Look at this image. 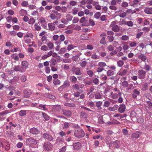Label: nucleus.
I'll return each instance as SVG.
<instances>
[{
    "mask_svg": "<svg viewBox=\"0 0 152 152\" xmlns=\"http://www.w3.org/2000/svg\"><path fill=\"white\" fill-rule=\"evenodd\" d=\"M64 105L69 107H75V104L73 103L65 102L64 103Z\"/></svg>",
    "mask_w": 152,
    "mask_h": 152,
    "instance_id": "obj_19",
    "label": "nucleus"
},
{
    "mask_svg": "<svg viewBox=\"0 0 152 152\" xmlns=\"http://www.w3.org/2000/svg\"><path fill=\"white\" fill-rule=\"evenodd\" d=\"M39 107L41 108H42V110L45 111H47L48 110V109L46 107V105L42 104L39 103Z\"/></svg>",
    "mask_w": 152,
    "mask_h": 152,
    "instance_id": "obj_32",
    "label": "nucleus"
},
{
    "mask_svg": "<svg viewBox=\"0 0 152 152\" xmlns=\"http://www.w3.org/2000/svg\"><path fill=\"white\" fill-rule=\"evenodd\" d=\"M81 146V143L80 142H77L74 144L73 148L75 150H78L80 148Z\"/></svg>",
    "mask_w": 152,
    "mask_h": 152,
    "instance_id": "obj_17",
    "label": "nucleus"
},
{
    "mask_svg": "<svg viewBox=\"0 0 152 152\" xmlns=\"http://www.w3.org/2000/svg\"><path fill=\"white\" fill-rule=\"evenodd\" d=\"M24 96L25 97H28L31 94V91L28 89H26L23 91Z\"/></svg>",
    "mask_w": 152,
    "mask_h": 152,
    "instance_id": "obj_9",
    "label": "nucleus"
},
{
    "mask_svg": "<svg viewBox=\"0 0 152 152\" xmlns=\"http://www.w3.org/2000/svg\"><path fill=\"white\" fill-rule=\"evenodd\" d=\"M118 106L117 105H115L113 107H109L108 110L111 111H114L116 110L118 108Z\"/></svg>",
    "mask_w": 152,
    "mask_h": 152,
    "instance_id": "obj_29",
    "label": "nucleus"
},
{
    "mask_svg": "<svg viewBox=\"0 0 152 152\" xmlns=\"http://www.w3.org/2000/svg\"><path fill=\"white\" fill-rule=\"evenodd\" d=\"M138 58L139 59H140L142 61H145L147 59V56L142 54L139 55L138 56Z\"/></svg>",
    "mask_w": 152,
    "mask_h": 152,
    "instance_id": "obj_14",
    "label": "nucleus"
},
{
    "mask_svg": "<svg viewBox=\"0 0 152 152\" xmlns=\"http://www.w3.org/2000/svg\"><path fill=\"white\" fill-rule=\"evenodd\" d=\"M117 64L118 66L121 67L123 65L124 62L122 60H120L117 62Z\"/></svg>",
    "mask_w": 152,
    "mask_h": 152,
    "instance_id": "obj_48",
    "label": "nucleus"
},
{
    "mask_svg": "<svg viewBox=\"0 0 152 152\" xmlns=\"http://www.w3.org/2000/svg\"><path fill=\"white\" fill-rule=\"evenodd\" d=\"M42 115L43 116V117L46 120L48 121L49 119V116H48L46 113H42Z\"/></svg>",
    "mask_w": 152,
    "mask_h": 152,
    "instance_id": "obj_46",
    "label": "nucleus"
},
{
    "mask_svg": "<svg viewBox=\"0 0 152 152\" xmlns=\"http://www.w3.org/2000/svg\"><path fill=\"white\" fill-rule=\"evenodd\" d=\"M140 1L138 0H134L133 1V3L132 5V6L133 7H136L138 4H139Z\"/></svg>",
    "mask_w": 152,
    "mask_h": 152,
    "instance_id": "obj_38",
    "label": "nucleus"
},
{
    "mask_svg": "<svg viewBox=\"0 0 152 152\" xmlns=\"http://www.w3.org/2000/svg\"><path fill=\"white\" fill-rule=\"evenodd\" d=\"M48 47L50 49H51L53 48L54 45L53 43L50 42L47 44Z\"/></svg>",
    "mask_w": 152,
    "mask_h": 152,
    "instance_id": "obj_54",
    "label": "nucleus"
},
{
    "mask_svg": "<svg viewBox=\"0 0 152 152\" xmlns=\"http://www.w3.org/2000/svg\"><path fill=\"white\" fill-rule=\"evenodd\" d=\"M115 21L112 22L110 25V26L112 27V30L113 31L117 32L120 30V27L118 25H115Z\"/></svg>",
    "mask_w": 152,
    "mask_h": 152,
    "instance_id": "obj_4",
    "label": "nucleus"
},
{
    "mask_svg": "<svg viewBox=\"0 0 152 152\" xmlns=\"http://www.w3.org/2000/svg\"><path fill=\"white\" fill-rule=\"evenodd\" d=\"M123 23L125 25H127L129 26L132 27L133 25V23L131 21H125Z\"/></svg>",
    "mask_w": 152,
    "mask_h": 152,
    "instance_id": "obj_26",
    "label": "nucleus"
},
{
    "mask_svg": "<svg viewBox=\"0 0 152 152\" xmlns=\"http://www.w3.org/2000/svg\"><path fill=\"white\" fill-rule=\"evenodd\" d=\"M143 69L147 71H149L151 69V67L149 65L145 63Z\"/></svg>",
    "mask_w": 152,
    "mask_h": 152,
    "instance_id": "obj_37",
    "label": "nucleus"
},
{
    "mask_svg": "<svg viewBox=\"0 0 152 152\" xmlns=\"http://www.w3.org/2000/svg\"><path fill=\"white\" fill-rule=\"evenodd\" d=\"M94 96L96 99H99L102 98V96L98 92L96 93L94 95Z\"/></svg>",
    "mask_w": 152,
    "mask_h": 152,
    "instance_id": "obj_49",
    "label": "nucleus"
},
{
    "mask_svg": "<svg viewBox=\"0 0 152 152\" xmlns=\"http://www.w3.org/2000/svg\"><path fill=\"white\" fill-rule=\"evenodd\" d=\"M50 17L53 20H54L56 18H57V16L54 13L51 14L50 15Z\"/></svg>",
    "mask_w": 152,
    "mask_h": 152,
    "instance_id": "obj_60",
    "label": "nucleus"
},
{
    "mask_svg": "<svg viewBox=\"0 0 152 152\" xmlns=\"http://www.w3.org/2000/svg\"><path fill=\"white\" fill-rule=\"evenodd\" d=\"M70 123H69L66 122H64V127H63V128H66V129L68 128L69 127V126L70 125Z\"/></svg>",
    "mask_w": 152,
    "mask_h": 152,
    "instance_id": "obj_58",
    "label": "nucleus"
},
{
    "mask_svg": "<svg viewBox=\"0 0 152 152\" xmlns=\"http://www.w3.org/2000/svg\"><path fill=\"white\" fill-rule=\"evenodd\" d=\"M73 72L75 74L77 75H80L82 74L80 71V69L78 67L75 68L73 70Z\"/></svg>",
    "mask_w": 152,
    "mask_h": 152,
    "instance_id": "obj_16",
    "label": "nucleus"
},
{
    "mask_svg": "<svg viewBox=\"0 0 152 152\" xmlns=\"http://www.w3.org/2000/svg\"><path fill=\"white\" fill-rule=\"evenodd\" d=\"M137 121L140 123H142L144 121L143 118L141 117H140L137 119Z\"/></svg>",
    "mask_w": 152,
    "mask_h": 152,
    "instance_id": "obj_53",
    "label": "nucleus"
},
{
    "mask_svg": "<svg viewBox=\"0 0 152 152\" xmlns=\"http://www.w3.org/2000/svg\"><path fill=\"white\" fill-rule=\"evenodd\" d=\"M41 40L43 42H45L47 41V38L46 36L44 35L42 37Z\"/></svg>",
    "mask_w": 152,
    "mask_h": 152,
    "instance_id": "obj_56",
    "label": "nucleus"
},
{
    "mask_svg": "<svg viewBox=\"0 0 152 152\" xmlns=\"http://www.w3.org/2000/svg\"><path fill=\"white\" fill-rule=\"evenodd\" d=\"M59 41L57 42L58 44L59 45L61 44V42H63L64 41L65 39V37L64 35H61L59 36Z\"/></svg>",
    "mask_w": 152,
    "mask_h": 152,
    "instance_id": "obj_30",
    "label": "nucleus"
},
{
    "mask_svg": "<svg viewBox=\"0 0 152 152\" xmlns=\"http://www.w3.org/2000/svg\"><path fill=\"white\" fill-rule=\"evenodd\" d=\"M101 15V13L99 12H96L94 15V17L96 19H99Z\"/></svg>",
    "mask_w": 152,
    "mask_h": 152,
    "instance_id": "obj_51",
    "label": "nucleus"
},
{
    "mask_svg": "<svg viewBox=\"0 0 152 152\" xmlns=\"http://www.w3.org/2000/svg\"><path fill=\"white\" fill-rule=\"evenodd\" d=\"M53 83L55 85H58L60 84L61 82L58 79H54L53 80Z\"/></svg>",
    "mask_w": 152,
    "mask_h": 152,
    "instance_id": "obj_47",
    "label": "nucleus"
},
{
    "mask_svg": "<svg viewBox=\"0 0 152 152\" xmlns=\"http://www.w3.org/2000/svg\"><path fill=\"white\" fill-rule=\"evenodd\" d=\"M40 22L41 26L44 28H46L47 27V22L44 18H41L40 19Z\"/></svg>",
    "mask_w": 152,
    "mask_h": 152,
    "instance_id": "obj_10",
    "label": "nucleus"
},
{
    "mask_svg": "<svg viewBox=\"0 0 152 152\" xmlns=\"http://www.w3.org/2000/svg\"><path fill=\"white\" fill-rule=\"evenodd\" d=\"M3 148H4L6 150H8L10 148V146L9 142L7 140H4Z\"/></svg>",
    "mask_w": 152,
    "mask_h": 152,
    "instance_id": "obj_8",
    "label": "nucleus"
},
{
    "mask_svg": "<svg viewBox=\"0 0 152 152\" xmlns=\"http://www.w3.org/2000/svg\"><path fill=\"white\" fill-rule=\"evenodd\" d=\"M138 77L139 79H143L145 77L146 72L143 69L139 70L138 71Z\"/></svg>",
    "mask_w": 152,
    "mask_h": 152,
    "instance_id": "obj_3",
    "label": "nucleus"
},
{
    "mask_svg": "<svg viewBox=\"0 0 152 152\" xmlns=\"http://www.w3.org/2000/svg\"><path fill=\"white\" fill-rule=\"evenodd\" d=\"M17 113L20 116H23L26 115V111L24 110H22L18 112Z\"/></svg>",
    "mask_w": 152,
    "mask_h": 152,
    "instance_id": "obj_22",
    "label": "nucleus"
},
{
    "mask_svg": "<svg viewBox=\"0 0 152 152\" xmlns=\"http://www.w3.org/2000/svg\"><path fill=\"white\" fill-rule=\"evenodd\" d=\"M129 37L126 35H124L122 36L121 38V40L123 41H127L129 39Z\"/></svg>",
    "mask_w": 152,
    "mask_h": 152,
    "instance_id": "obj_39",
    "label": "nucleus"
},
{
    "mask_svg": "<svg viewBox=\"0 0 152 152\" xmlns=\"http://www.w3.org/2000/svg\"><path fill=\"white\" fill-rule=\"evenodd\" d=\"M41 49L43 51H46L48 50V48L46 45H43L41 46Z\"/></svg>",
    "mask_w": 152,
    "mask_h": 152,
    "instance_id": "obj_57",
    "label": "nucleus"
},
{
    "mask_svg": "<svg viewBox=\"0 0 152 152\" xmlns=\"http://www.w3.org/2000/svg\"><path fill=\"white\" fill-rule=\"evenodd\" d=\"M126 114H124L122 115L119 113L116 114L115 115H114L113 116L114 117L118 118V120H120L124 118H126Z\"/></svg>",
    "mask_w": 152,
    "mask_h": 152,
    "instance_id": "obj_15",
    "label": "nucleus"
},
{
    "mask_svg": "<svg viewBox=\"0 0 152 152\" xmlns=\"http://www.w3.org/2000/svg\"><path fill=\"white\" fill-rule=\"evenodd\" d=\"M52 108L53 111H59L61 109V107L60 105H53Z\"/></svg>",
    "mask_w": 152,
    "mask_h": 152,
    "instance_id": "obj_13",
    "label": "nucleus"
},
{
    "mask_svg": "<svg viewBox=\"0 0 152 152\" xmlns=\"http://www.w3.org/2000/svg\"><path fill=\"white\" fill-rule=\"evenodd\" d=\"M148 84L146 83H144L142 86V90L143 91H146L148 90Z\"/></svg>",
    "mask_w": 152,
    "mask_h": 152,
    "instance_id": "obj_28",
    "label": "nucleus"
},
{
    "mask_svg": "<svg viewBox=\"0 0 152 152\" xmlns=\"http://www.w3.org/2000/svg\"><path fill=\"white\" fill-rule=\"evenodd\" d=\"M28 63L26 61H23L22 63V65L23 68L25 69H27L28 66Z\"/></svg>",
    "mask_w": 152,
    "mask_h": 152,
    "instance_id": "obj_33",
    "label": "nucleus"
},
{
    "mask_svg": "<svg viewBox=\"0 0 152 152\" xmlns=\"http://www.w3.org/2000/svg\"><path fill=\"white\" fill-rule=\"evenodd\" d=\"M120 142L118 140H116L113 143V146L116 148H119L120 147Z\"/></svg>",
    "mask_w": 152,
    "mask_h": 152,
    "instance_id": "obj_20",
    "label": "nucleus"
},
{
    "mask_svg": "<svg viewBox=\"0 0 152 152\" xmlns=\"http://www.w3.org/2000/svg\"><path fill=\"white\" fill-rule=\"evenodd\" d=\"M140 132H137L132 134V137L133 138L137 139L140 137Z\"/></svg>",
    "mask_w": 152,
    "mask_h": 152,
    "instance_id": "obj_25",
    "label": "nucleus"
},
{
    "mask_svg": "<svg viewBox=\"0 0 152 152\" xmlns=\"http://www.w3.org/2000/svg\"><path fill=\"white\" fill-rule=\"evenodd\" d=\"M54 13V14H55L57 16V18H61L62 15L61 14L58 13V12L56 11H55Z\"/></svg>",
    "mask_w": 152,
    "mask_h": 152,
    "instance_id": "obj_62",
    "label": "nucleus"
},
{
    "mask_svg": "<svg viewBox=\"0 0 152 152\" xmlns=\"http://www.w3.org/2000/svg\"><path fill=\"white\" fill-rule=\"evenodd\" d=\"M49 29L51 31H53L55 30L56 27L52 23H49L48 24Z\"/></svg>",
    "mask_w": 152,
    "mask_h": 152,
    "instance_id": "obj_21",
    "label": "nucleus"
},
{
    "mask_svg": "<svg viewBox=\"0 0 152 152\" xmlns=\"http://www.w3.org/2000/svg\"><path fill=\"white\" fill-rule=\"evenodd\" d=\"M113 91L116 92L118 94V96H121V93L120 91L118 90V89L116 88H115L113 90Z\"/></svg>",
    "mask_w": 152,
    "mask_h": 152,
    "instance_id": "obj_44",
    "label": "nucleus"
},
{
    "mask_svg": "<svg viewBox=\"0 0 152 152\" xmlns=\"http://www.w3.org/2000/svg\"><path fill=\"white\" fill-rule=\"evenodd\" d=\"M34 28L37 31H39L41 29V27L39 24L37 23L35 24L34 25Z\"/></svg>",
    "mask_w": 152,
    "mask_h": 152,
    "instance_id": "obj_36",
    "label": "nucleus"
},
{
    "mask_svg": "<svg viewBox=\"0 0 152 152\" xmlns=\"http://www.w3.org/2000/svg\"><path fill=\"white\" fill-rule=\"evenodd\" d=\"M29 132L30 133L35 135L39 133L38 130L37 128L34 127L31 128Z\"/></svg>",
    "mask_w": 152,
    "mask_h": 152,
    "instance_id": "obj_11",
    "label": "nucleus"
},
{
    "mask_svg": "<svg viewBox=\"0 0 152 152\" xmlns=\"http://www.w3.org/2000/svg\"><path fill=\"white\" fill-rule=\"evenodd\" d=\"M66 51V49L65 48H61L59 50L58 53L59 54H63L65 53Z\"/></svg>",
    "mask_w": 152,
    "mask_h": 152,
    "instance_id": "obj_43",
    "label": "nucleus"
},
{
    "mask_svg": "<svg viewBox=\"0 0 152 152\" xmlns=\"http://www.w3.org/2000/svg\"><path fill=\"white\" fill-rule=\"evenodd\" d=\"M114 74V72L111 70H109L107 72V75L108 76L113 75Z\"/></svg>",
    "mask_w": 152,
    "mask_h": 152,
    "instance_id": "obj_35",
    "label": "nucleus"
},
{
    "mask_svg": "<svg viewBox=\"0 0 152 152\" xmlns=\"http://www.w3.org/2000/svg\"><path fill=\"white\" fill-rule=\"evenodd\" d=\"M122 85L124 87H127L129 86L128 82L126 81H124L121 83Z\"/></svg>",
    "mask_w": 152,
    "mask_h": 152,
    "instance_id": "obj_52",
    "label": "nucleus"
},
{
    "mask_svg": "<svg viewBox=\"0 0 152 152\" xmlns=\"http://www.w3.org/2000/svg\"><path fill=\"white\" fill-rule=\"evenodd\" d=\"M127 15V14L126 12H123L122 13H121L119 15V16L122 18H124L125 17H126Z\"/></svg>",
    "mask_w": 152,
    "mask_h": 152,
    "instance_id": "obj_63",
    "label": "nucleus"
},
{
    "mask_svg": "<svg viewBox=\"0 0 152 152\" xmlns=\"http://www.w3.org/2000/svg\"><path fill=\"white\" fill-rule=\"evenodd\" d=\"M24 37L25 38L29 37L32 38L33 37V35L32 33H28L27 34H26V35H24Z\"/></svg>",
    "mask_w": 152,
    "mask_h": 152,
    "instance_id": "obj_59",
    "label": "nucleus"
},
{
    "mask_svg": "<svg viewBox=\"0 0 152 152\" xmlns=\"http://www.w3.org/2000/svg\"><path fill=\"white\" fill-rule=\"evenodd\" d=\"M61 113L63 115L67 116H70L72 114V113L70 110L65 109L62 110Z\"/></svg>",
    "mask_w": 152,
    "mask_h": 152,
    "instance_id": "obj_7",
    "label": "nucleus"
},
{
    "mask_svg": "<svg viewBox=\"0 0 152 152\" xmlns=\"http://www.w3.org/2000/svg\"><path fill=\"white\" fill-rule=\"evenodd\" d=\"M50 67L54 66L56 65L57 64V61L54 58L52 59L50 61Z\"/></svg>",
    "mask_w": 152,
    "mask_h": 152,
    "instance_id": "obj_24",
    "label": "nucleus"
},
{
    "mask_svg": "<svg viewBox=\"0 0 152 152\" xmlns=\"http://www.w3.org/2000/svg\"><path fill=\"white\" fill-rule=\"evenodd\" d=\"M71 78L72 82L74 83H75L77 81L76 77L74 76H72Z\"/></svg>",
    "mask_w": 152,
    "mask_h": 152,
    "instance_id": "obj_55",
    "label": "nucleus"
},
{
    "mask_svg": "<svg viewBox=\"0 0 152 152\" xmlns=\"http://www.w3.org/2000/svg\"><path fill=\"white\" fill-rule=\"evenodd\" d=\"M100 43L102 45H105L106 44L105 38L104 37H102L100 41Z\"/></svg>",
    "mask_w": 152,
    "mask_h": 152,
    "instance_id": "obj_64",
    "label": "nucleus"
},
{
    "mask_svg": "<svg viewBox=\"0 0 152 152\" xmlns=\"http://www.w3.org/2000/svg\"><path fill=\"white\" fill-rule=\"evenodd\" d=\"M118 94H117L115 93H113V92H111L110 93V97L113 99H116L118 97Z\"/></svg>",
    "mask_w": 152,
    "mask_h": 152,
    "instance_id": "obj_27",
    "label": "nucleus"
},
{
    "mask_svg": "<svg viewBox=\"0 0 152 152\" xmlns=\"http://www.w3.org/2000/svg\"><path fill=\"white\" fill-rule=\"evenodd\" d=\"M127 72V70L126 69H124L122 71H121L118 72V75L121 76L125 75Z\"/></svg>",
    "mask_w": 152,
    "mask_h": 152,
    "instance_id": "obj_31",
    "label": "nucleus"
},
{
    "mask_svg": "<svg viewBox=\"0 0 152 152\" xmlns=\"http://www.w3.org/2000/svg\"><path fill=\"white\" fill-rule=\"evenodd\" d=\"M25 42L27 44H30L31 42V39L29 38H25Z\"/></svg>",
    "mask_w": 152,
    "mask_h": 152,
    "instance_id": "obj_61",
    "label": "nucleus"
},
{
    "mask_svg": "<svg viewBox=\"0 0 152 152\" xmlns=\"http://www.w3.org/2000/svg\"><path fill=\"white\" fill-rule=\"evenodd\" d=\"M126 107L125 105L122 104H120L118 108L119 112L121 113H124L125 111Z\"/></svg>",
    "mask_w": 152,
    "mask_h": 152,
    "instance_id": "obj_6",
    "label": "nucleus"
},
{
    "mask_svg": "<svg viewBox=\"0 0 152 152\" xmlns=\"http://www.w3.org/2000/svg\"><path fill=\"white\" fill-rule=\"evenodd\" d=\"M98 66L102 68L107 66L106 64L104 62H100L98 63Z\"/></svg>",
    "mask_w": 152,
    "mask_h": 152,
    "instance_id": "obj_40",
    "label": "nucleus"
},
{
    "mask_svg": "<svg viewBox=\"0 0 152 152\" xmlns=\"http://www.w3.org/2000/svg\"><path fill=\"white\" fill-rule=\"evenodd\" d=\"M31 144L33 145H36L38 142L37 140L36 139H34L32 138H30L28 139L27 140Z\"/></svg>",
    "mask_w": 152,
    "mask_h": 152,
    "instance_id": "obj_12",
    "label": "nucleus"
},
{
    "mask_svg": "<svg viewBox=\"0 0 152 152\" xmlns=\"http://www.w3.org/2000/svg\"><path fill=\"white\" fill-rule=\"evenodd\" d=\"M11 57L15 61H18L19 59V58L16 54H12L11 56Z\"/></svg>",
    "mask_w": 152,
    "mask_h": 152,
    "instance_id": "obj_41",
    "label": "nucleus"
},
{
    "mask_svg": "<svg viewBox=\"0 0 152 152\" xmlns=\"http://www.w3.org/2000/svg\"><path fill=\"white\" fill-rule=\"evenodd\" d=\"M66 17L67 20L68 22H69L72 20L73 18V16L70 14H68L66 15Z\"/></svg>",
    "mask_w": 152,
    "mask_h": 152,
    "instance_id": "obj_34",
    "label": "nucleus"
},
{
    "mask_svg": "<svg viewBox=\"0 0 152 152\" xmlns=\"http://www.w3.org/2000/svg\"><path fill=\"white\" fill-rule=\"evenodd\" d=\"M62 85L65 88L66 87H68L69 86L70 83L68 80H65Z\"/></svg>",
    "mask_w": 152,
    "mask_h": 152,
    "instance_id": "obj_42",
    "label": "nucleus"
},
{
    "mask_svg": "<svg viewBox=\"0 0 152 152\" xmlns=\"http://www.w3.org/2000/svg\"><path fill=\"white\" fill-rule=\"evenodd\" d=\"M43 137L44 139L50 141H52L54 139L53 137L47 133H44Z\"/></svg>",
    "mask_w": 152,
    "mask_h": 152,
    "instance_id": "obj_5",
    "label": "nucleus"
},
{
    "mask_svg": "<svg viewBox=\"0 0 152 152\" xmlns=\"http://www.w3.org/2000/svg\"><path fill=\"white\" fill-rule=\"evenodd\" d=\"M74 135L76 137L80 139L84 136L85 133L83 129H79L75 130Z\"/></svg>",
    "mask_w": 152,
    "mask_h": 152,
    "instance_id": "obj_1",
    "label": "nucleus"
},
{
    "mask_svg": "<svg viewBox=\"0 0 152 152\" xmlns=\"http://www.w3.org/2000/svg\"><path fill=\"white\" fill-rule=\"evenodd\" d=\"M42 147L44 150L49 151L51 150L53 145L50 142H44Z\"/></svg>",
    "mask_w": 152,
    "mask_h": 152,
    "instance_id": "obj_2",
    "label": "nucleus"
},
{
    "mask_svg": "<svg viewBox=\"0 0 152 152\" xmlns=\"http://www.w3.org/2000/svg\"><path fill=\"white\" fill-rule=\"evenodd\" d=\"M144 12L147 14H152V8L146 7L144 9Z\"/></svg>",
    "mask_w": 152,
    "mask_h": 152,
    "instance_id": "obj_18",
    "label": "nucleus"
},
{
    "mask_svg": "<svg viewBox=\"0 0 152 152\" xmlns=\"http://www.w3.org/2000/svg\"><path fill=\"white\" fill-rule=\"evenodd\" d=\"M129 45L131 47H135L137 45V43L135 42H130Z\"/></svg>",
    "mask_w": 152,
    "mask_h": 152,
    "instance_id": "obj_50",
    "label": "nucleus"
},
{
    "mask_svg": "<svg viewBox=\"0 0 152 152\" xmlns=\"http://www.w3.org/2000/svg\"><path fill=\"white\" fill-rule=\"evenodd\" d=\"M8 89L10 91L8 94V95H12L13 94V91H14L15 90L14 87L13 86H10L8 87Z\"/></svg>",
    "mask_w": 152,
    "mask_h": 152,
    "instance_id": "obj_23",
    "label": "nucleus"
},
{
    "mask_svg": "<svg viewBox=\"0 0 152 152\" xmlns=\"http://www.w3.org/2000/svg\"><path fill=\"white\" fill-rule=\"evenodd\" d=\"M14 70L16 72H22V70H21L20 68V67L19 66H14Z\"/></svg>",
    "mask_w": 152,
    "mask_h": 152,
    "instance_id": "obj_45",
    "label": "nucleus"
}]
</instances>
